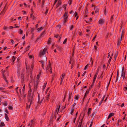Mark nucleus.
<instances>
[{
    "mask_svg": "<svg viewBox=\"0 0 127 127\" xmlns=\"http://www.w3.org/2000/svg\"><path fill=\"white\" fill-rule=\"evenodd\" d=\"M74 15L75 17H76V19L77 20L78 18V16H77V12H75L74 13Z\"/></svg>",
    "mask_w": 127,
    "mask_h": 127,
    "instance_id": "7c9ffc66",
    "label": "nucleus"
},
{
    "mask_svg": "<svg viewBox=\"0 0 127 127\" xmlns=\"http://www.w3.org/2000/svg\"><path fill=\"white\" fill-rule=\"evenodd\" d=\"M55 46L56 47V48L58 50L60 51L61 50V48L59 46L57 45H56Z\"/></svg>",
    "mask_w": 127,
    "mask_h": 127,
    "instance_id": "5701e85b",
    "label": "nucleus"
},
{
    "mask_svg": "<svg viewBox=\"0 0 127 127\" xmlns=\"http://www.w3.org/2000/svg\"><path fill=\"white\" fill-rule=\"evenodd\" d=\"M6 71L5 70H3L2 71H1V73L2 74V77L3 78V79L5 81L6 83H7L8 82V81L7 80L6 78Z\"/></svg>",
    "mask_w": 127,
    "mask_h": 127,
    "instance_id": "20e7f679",
    "label": "nucleus"
},
{
    "mask_svg": "<svg viewBox=\"0 0 127 127\" xmlns=\"http://www.w3.org/2000/svg\"><path fill=\"white\" fill-rule=\"evenodd\" d=\"M35 124V120H31L30 123L28 125V126H30V127H33Z\"/></svg>",
    "mask_w": 127,
    "mask_h": 127,
    "instance_id": "0eeeda50",
    "label": "nucleus"
},
{
    "mask_svg": "<svg viewBox=\"0 0 127 127\" xmlns=\"http://www.w3.org/2000/svg\"><path fill=\"white\" fill-rule=\"evenodd\" d=\"M92 18H90L89 19L88 22H90L92 20Z\"/></svg>",
    "mask_w": 127,
    "mask_h": 127,
    "instance_id": "bf43d9fd",
    "label": "nucleus"
},
{
    "mask_svg": "<svg viewBox=\"0 0 127 127\" xmlns=\"http://www.w3.org/2000/svg\"><path fill=\"white\" fill-rule=\"evenodd\" d=\"M26 69L28 70L30 67L29 66H28L27 64H26Z\"/></svg>",
    "mask_w": 127,
    "mask_h": 127,
    "instance_id": "f704fd0d",
    "label": "nucleus"
},
{
    "mask_svg": "<svg viewBox=\"0 0 127 127\" xmlns=\"http://www.w3.org/2000/svg\"><path fill=\"white\" fill-rule=\"evenodd\" d=\"M2 92H3L4 93H6V94H8V91L7 90H2Z\"/></svg>",
    "mask_w": 127,
    "mask_h": 127,
    "instance_id": "72a5a7b5",
    "label": "nucleus"
},
{
    "mask_svg": "<svg viewBox=\"0 0 127 127\" xmlns=\"http://www.w3.org/2000/svg\"><path fill=\"white\" fill-rule=\"evenodd\" d=\"M102 103V101H101L99 103V104L98 105V106H100L101 105V104Z\"/></svg>",
    "mask_w": 127,
    "mask_h": 127,
    "instance_id": "13d9d810",
    "label": "nucleus"
},
{
    "mask_svg": "<svg viewBox=\"0 0 127 127\" xmlns=\"http://www.w3.org/2000/svg\"><path fill=\"white\" fill-rule=\"evenodd\" d=\"M49 69L50 70H52V68L51 67V64H48L46 68V70H49Z\"/></svg>",
    "mask_w": 127,
    "mask_h": 127,
    "instance_id": "ddd939ff",
    "label": "nucleus"
},
{
    "mask_svg": "<svg viewBox=\"0 0 127 127\" xmlns=\"http://www.w3.org/2000/svg\"><path fill=\"white\" fill-rule=\"evenodd\" d=\"M38 102L40 104L42 101L43 100L44 98V97L42 95H40L39 94L38 95Z\"/></svg>",
    "mask_w": 127,
    "mask_h": 127,
    "instance_id": "423d86ee",
    "label": "nucleus"
},
{
    "mask_svg": "<svg viewBox=\"0 0 127 127\" xmlns=\"http://www.w3.org/2000/svg\"><path fill=\"white\" fill-rule=\"evenodd\" d=\"M50 95V94L48 93V95L45 97V100H49V97Z\"/></svg>",
    "mask_w": 127,
    "mask_h": 127,
    "instance_id": "412c9836",
    "label": "nucleus"
},
{
    "mask_svg": "<svg viewBox=\"0 0 127 127\" xmlns=\"http://www.w3.org/2000/svg\"><path fill=\"white\" fill-rule=\"evenodd\" d=\"M122 40V37H121L119 39L117 43V45L118 46V45H119L121 43V41Z\"/></svg>",
    "mask_w": 127,
    "mask_h": 127,
    "instance_id": "aec40b11",
    "label": "nucleus"
},
{
    "mask_svg": "<svg viewBox=\"0 0 127 127\" xmlns=\"http://www.w3.org/2000/svg\"><path fill=\"white\" fill-rule=\"evenodd\" d=\"M5 7L4 9L2 11L1 13H0V15L1 14H2V15H4V14L5 12V11L4 10Z\"/></svg>",
    "mask_w": 127,
    "mask_h": 127,
    "instance_id": "a878e982",
    "label": "nucleus"
},
{
    "mask_svg": "<svg viewBox=\"0 0 127 127\" xmlns=\"http://www.w3.org/2000/svg\"><path fill=\"white\" fill-rule=\"evenodd\" d=\"M78 112H77L76 113V117H75V119H74V120L75 121V120L76 119V118L77 117V116L78 114Z\"/></svg>",
    "mask_w": 127,
    "mask_h": 127,
    "instance_id": "8fccbe9b",
    "label": "nucleus"
},
{
    "mask_svg": "<svg viewBox=\"0 0 127 127\" xmlns=\"http://www.w3.org/2000/svg\"><path fill=\"white\" fill-rule=\"evenodd\" d=\"M19 30V33L21 34H22L23 33V31L21 29H20Z\"/></svg>",
    "mask_w": 127,
    "mask_h": 127,
    "instance_id": "473e14b6",
    "label": "nucleus"
},
{
    "mask_svg": "<svg viewBox=\"0 0 127 127\" xmlns=\"http://www.w3.org/2000/svg\"><path fill=\"white\" fill-rule=\"evenodd\" d=\"M50 39H51V38H49L48 40V42H47V43L48 44H49L50 43H51Z\"/></svg>",
    "mask_w": 127,
    "mask_h": 127,
    "instance_id": "ea45409f",
    "label": "nucleus"
},
{
    "mask_svg": "<svg viewBox=\"0 0 127 127\" xmlns=\"http://www.w3.org/2000/svg\"><path fill=\"white\" fill-rule=\"evenodd\" d=\"M61 0H59L58 1V3L56 5L57 7H58L61 4Z\"/></svg>",
    "mask_w": 127,
    "mask_h": 127,
    "instance_id": "6ab92c4d",
    "label": "nucleus"
},
{
    "mask_svg": "<svg viewBox=\"0 0 127 127\" xmlns=\"http://www.w3.org/2000/svg\"><path fill=\"white\" fill-rule=\"evenodd\" d=\"M40 73H39L37 75V78L38 80L34 82L33 85V91L32 92V89L31 88V86L30 85V84L29 85L28 94V100L27 106H29V108H30V106L31 104H32L33 103V101L34 100L33 97L34 92L36 91L38 89V85L39 82L38 79L40 77Z\"/></svg>",
    "mask_w": 127,
    "mask_h": 127,
    "instance_id": "f257e3e1",
    "label": "nucleus"
},
{
    "mask_svg": "<svg viewBox=\"0 0 127 127\" xmlns=\"http://www.w3.org/2000/svg\"><path fill=\"white\" fill-rule=\"evenodd\" d=\"M24 5L26 7H27V5L26 4L25 2H24Z\"/></svg>",
    "mask_w": 127,
    "mask_h": 127,
    "instance_id": "0e129e2a",
    "label": "nucleus"
},
{
    "mask_svg": "<svg viewBox=\"0 0 127 127\" xmlns=\"http://www.w3.org/2000/svg\"><path fill=\"white\" fill-rule=\"evenodd\" d=\"M72 0H69L68 1V3L69 5H70L72 3Z\"/></svg>",
    "mask_w": 127,
    "mask_h": 127,
    "instance_id": "58836bf2",
    "label": "nucleus"
},
{
    "mask_svg": "<svg viewBox=\"0 0 127 127\" xmlns=\"http://www.w3.org/2000/svg\"><path fill=\"white\" fill-rule=\"evenodd\" d=\"M33 66H34L33 64V63H32L31 65V70H32L33 69Z\"/></svg>",
    "mask_w": 127,
    "mask_h": 127,
    "instance_id": "4c0bfd02",
    "label": "nucleus"
},
{
    "mask_svg": "<svg viewBox=\"0 0 127 127\" xmlns=\"http://www.w3.org/2000/svg\"><path fill=\"white\" fill-rule=\"evenodd\" d=\"M94 9L95 11V13L97 14V15H98L99 9V8L96 7H95Z\"/></svg>",
    "mask_w": 127,
    "mask_h": 127,
    "instance_id": "9b49d317",
    "label": "nucleus"
},
{
    "mask_svg": "<svg viewBox=\"0 0 127 127\" xmlns=\"http://www.w3.org/2000/svg\"><path fill=\"white\" fill-rule=\"evenodd\" d=\"M91 110V108H89L87 112V113L88 115H89L90 114Z\"/></svg>",
    "mask_w": 127,
    "mask_h": 127,
    "instance_id": "4be33fe9",
    "label": "nucleus"
},
{
    "mask_svg": "<svg viewBox=\"0 0 127 127\" xmlns=\"http://www.w3.org/2000/svg\"><path fill=\"white\" fill-rule=\"evenodd\" d=\"M15 58L14 56H13L12 57V60H13L12 63H13V64H14V62L15 60Z\"/></svg>",
    "mask_w": 127,
    "mask_h": 127,
    "instance_id": "bb28decb",
    "label": "nucleus"
},
{
    "mask_svg": "<svg viewBox=\"0 0 127 127\" xmlns=\"http://www.w3.org/2000/svg\"><path fill=\"white\" fill-rule=\"evenodd\" d=\"M89 64H88L86 65L85 66V67L84 68V70H86L88 67V66H89Z\"/></svg>",
    "mask_w": 127,
    "mask_h": 127,
    "instance_id": "e433bc0d",
    "label": "nucleus"
},
{
    "mask_svg": "<svg viewBox=\"0 0 127 127\" xmlns=\"http://www.w3.org/2000/svg\"><path fill=\"white\" fill-rule=\"evenodd\" d=\"M76 103H74L73 105L71 106L72 107L74 108V107L76 105Z\"/></svg>",
    "mask_w": 127,
    "mask_h": 127,
    "instance_id": "5fc2aeb1",
    "label": "nucleus"
},
{
    "mask_svg": "<svg viewBox=\"0 0 127 127\" xmlns=\"http://www.w3.org/2000/svg\"><path fill=\"white\" fill-rule=\"evenodd\" d=\"M25 85H24L23 86V88L22 89V91H23V92H24L25 90Z\"/></svg>",
    "mask_w": 127,
    "mask_h": 127,
    "instance_id": "49530a36",
    "label": "nucleus"
},
{
    "mask_svg": "<svg viewBox=\"0 0 127 127\" xmlns=\"http://www.w3.org/2000/svg\"><path fill=\"white\" fill-rule=\"evenodd\" d=\"M5 119H6L7 121H8L9 120V118L8 117V116L6 114H5Z\"/></svg>",
    "mask_w": 127,
    "mask_h": 127,
    "instance_id": "393cba45",
    "label": "nucleus"
},
{
    "mask_svg": "<svg viewBox=\"0 0 127 127\" xmlns=\"http://www.w3.org/2000/svg\"><path fill=\"white\" fill-rule=\"evenodd\" d=\"M112 57H111V56H110V57L109 59L108 60V61H109V62H110L111 60V59H112Z\"/></svg>",
    "mask_w": 127,
    "mask_h": 127,
    "instance_id": "3c124183",
    "label": "nucleus"
},
{
    "mask_svg": "<svg viewBox=\"0 0 127 127\" xmlns=\"http://www.w3.org/2000/svg\"><path fill=\"white\" fill-rule=\"evenodd\" d=\"M45 32V31H43V32H42L41 34L40 35V36H41V37H43V34H44V33Z\"/></svg>",
    "mask_w": 127,
    "mask_h": 127,
    "instance_id": "37998d69",
    "label": "nucleus"
},
{
    "mask_svg": "<svg viewBox=\"0 0 127 127\" xmlns=\"http://www.w3.org/2000/svg\"><path fill=\"white\" fill-rule=\"evenodd\" d=\"M66 95L65 94H64V100H63V101L64 102V101H65V99L66 98Z\"/></svg>",
    "mask_w": 127,
    "mask_h": 127,
    "instance_id": "de8ad7c7",
    "label": "nucleus"
},
{
    "mask_svg": "<svg viewBox=\"0 0 127 127\" xmlns=\"http://www.w3.org/2000/svg\"><path fill=\"white\" fill-rule=\"evenodd\" d=\"M8 108L9 110H12L13 109V107L11 106H9L8 107Z\"/></svg>",
    "mask_w": 127,
    "mask_h": 127,
    "instance_id": "c9c22d12",
    "label": "nucleus"
},
{
    "mask_svg": "<svg viewBox=\"0 0 127 127\" xmlns=\"http://www.w3.org/2000/svg\"><path fill=\"white\" fill-rule=\"evenodd\" d=\"M124 74V72H123V70H122V72L121 74V77L123 76Z\"/></svg>",
    "mask_w": 127,
    "mask_h": 127,
    "instance_id": "6e6d98bb",
    "label": "nucleus"
},
{
    "mask_svg": "<svg viewBox=\"0 0 127 127\" xmlns=\"http://www.w3.org/2000/svg\"><path fill=\"white\" fill-rule=\"evenodd\" d=\"M46 84H47V82L45 83H44L42 87V92L44 91V89L46 87Z\"/></svg>",
    "mask_w": 127,
    "mask_h": 127,
    "instance_id": "2eb2a0df",
    "label": "nucleus"
},
{
    "mask_svg": "<svg viewBox=\"0 0 127 127\" xmlns=\"http://www.w3.org/2000/svg\"><path fill=\"white\" fill-rule=\"evenodd\" d=\"M68 15L67 12H65L64 15L62 17L63 18V22L64 23H65L67 21V19Z\"/></svg>",
    "mask_w": 127,
    "mask_h": 127,
    "instance_id": "f03ea898",
    "label": "nucleus"
},
{
    "mask_svg": "<svg viewBox=\"0 0 127 127\" xmlns=\"http://www.w3.org/2000/svg\"><path fill=\"white\" fill-rule=\"evenodd\" d=\"M25 70L24 69H22L21 71V82H23L24 81V75L25 74Z\"/></svg>",
    "mask_w": 127,
    "mask_h": 127,
    "instance_id": "6e6552de",
    "label": "nucleus"
},
{
    "mask_svg": "<svg viewBox=\"0 0 127 127\" xmlns=\"http://www.w3.org/2000/svg\"><path fill=\"white\" fill-rule=\"evenodd\" d=\"M32 19H34L35 18V17L34 16H33V14L32 13L31 14H30V17Z\"/></svg>",
    "mask_w": 127,
    "mask_h": 127,
    "instance_id": "c756f323",
    "label": "nucleus"
},
{
    "mask_svg": "<svg viewBox=\"0 0 127 127\" xmlns=\"http://www.w3.org/2000/svg\"><path fill=\"white\" fill-rule=\"evenodd\" d=\"M86 31L87 32H88L90 31V30L88 29H86Z\"/></svg>",
    "mask_w": 127,
    "mask_h": 127,
    "instance_id": "338daca9",
    "label": "nucleus"
},
{
    "mask_svg": "<svg viewBox=\"0 0 127 127\" xmlns=\"http://www.w3.org/2000/svg\"><path fill=\"white\" fill-rule=\"evenodd\" d=\"M114 113H110L108 117L107 118V120L108 119L111 117L114 116Z\"/></svg>",
    "mask_w": 127,
    "mask_h": 127,
    "instance_id": "dca6fc26",
    "label": "nucleus"
},
{
    "mask_svg": "<svg viewBox=\"0 0 127 127\" xmlns=\"http://www.w3.org/2000/svg\"><path fill=\"white\" fill-rule=\"evenodd\" d=\"M105 96H104L102 98V100L101 101L102 102L103 100L104 99V98L105 97Z\"/></svg>",
    "mask_w": 127,
    "mask_h": 127,
    "instance_id": "69168bd1",
    "label": "nucleus"
},
{
    "mask_svg": "<svg viewBox=\"0 0 127 127\" xmlns=\"http://www.w3.org/2000/svg\"><path fill=\"white\" fill-rule=\"evenodd\" d=\"M5 125L4 123L3 122H1L0 124V127H1L4 126Z\"/></svg>",
    "mask_w": 127,
    "mask_h": 127,
    "instance_id": "cd10ccee",
    "label": "nucleus"
},
{
    "mask_svg": "<svg viewBox=\"0 0 127 127\" xmlns=\"http://www.w3.org/2000/svg\"><path fill=\"white\" fill-rule=\"evenodd\" d=\"M47 51V49L46 48H44L43 51H40L39 54V55L40 57L44 55L45 53Z\"/></svg>",
    "mask_w": 127,
    "mask_h": 127,
    "instance_id": "39448f33",
    "label": "nucleus"
},
{
    "mask_svg": "<svg viewBox=\"0 0 127 127\" xmlns=\"http://www.w3.org/2000/svg\"><path fill=\"white\" fill-rule=\"evenodd\" d=\"M78 34L80 35H82V33L81 32H79Z\"/></svg>",
    "mask_w": 127,
    "mask_h": 127,
    "instance_id": "774afa93",
    "label": "nucleus"
},
{
    "mask_svg": "<svg viewBox=\"0 0 127 127\" xmlns=\"http://www.w3.org/2000/svg\"><path fill=\"white\" fill-rule=\"evenodd\" d=\"M65 75V73H63L62 74L61 76L60 77L61 82L60 84L61 85L63 81V80L64 78V76Z\"/></svg>",
    "mask_w": 127,
    "mask_h": 127,
    "instance_id": "1a4fd4ad",
    "label": "nucleus"
},
{
    "mask_svg": "<svg viewBox=\"0 0 127 127\" xmlns=\"http://www.w3.org/2000/svg\"><path fill=\"white\" fill-rule=\"evenodd\" d=\"M3 29L6 31H8V28L5 26H4L3 27Z\"/></svg>",
    "mask_w": 127,
    "mask_h": 127,
    "instance_id": "b1692460",
    "label": "nucleus"
},
{
    "mask_svg": "<svg viewBox=\"0 0 127 127\" xmlns=\"http://www.w3.org/2000/svg\"><path fill=\"white\" fill-rule=\"evenodd\" d=\"M22 17L21 16L19 17L18 19V20H22Z\"/></svg>",
    "mask_w": 127,
    "mask_h": 127,
    "instance_id": "603ef678",
    "label": "nucleus"
},
{
    "mask_svg": "<svg viewBox=\"0 0 127 127\" xmlns=\"http://www.w3.org/2000/svg\"><path fill=\"white\" fill-rule=\"evenodd\" d=\"M118 55V52L116 51L115 53V54L114 56V61H115L116 60V57Z\"/></svg>",
    "mask_w": 127,
    "mask_h": 127,
    "instance_id": "4468645a",
    "label": "nucleus"
},
{
    "mask_svg": "<svg viewBox=\"0 0 127 127\" xmlns=\"http://www.w3.org/2000/svg\"><path fill=\"white\" fill-rule=\"evenodd\" d=\"M68 95V101L69 102L70 101L71 98L72 97V93H69Z\"/></svg>",
    "mask_w": 127,
    "mask_h": 127,
    "instance_id": "f8f14e48",
    "label": "nucleus"
},
{
    "mask_svg": "<svg viewBox=\"0 0 127 127\" xmlns=\"http://www.w3.org/2000/svg\"><path fill=\"white\" fill-rule=\"evenodd\" d=\"M43 28L42 27H41L37 29L38 32H39L41 31L43 29Z\"/></svg>",
    "mask_w": 127,
    "mask_h": 127,
    "instance_id": "a211bd4d",
    "label": "nucleus"
},
{
    "mask_svg": "<svg viewBox=\"0 0 127 127\" xmlns=\"http://www.w3.org/2000/svg\"><path fill=\"white\" fill-rule=\"evenodd\" d=\"M83 118H82L81 120H80L79 123H81V124H82V122L83 121Z\"/></svg>",
    "mask_w": 127,
    "mask_h": 127,
    "instance_id": "e2e57ef3",
    "label": "nucleus"
},
{
    "mask_svg": "<svg viewBox=\"0 0 127 127\" xmlns=\"http://www.w3.org/2000/svg\"><path fill=\"white\" fill-rule=\"evenodd\" d=\"M124 90L125 91H126L127 90V88L126 87H125L124 88Z\"/></svg>",
    "mask_w": 127,
    "mask_h": 127,
    "instance_id": "4d7b16f0",
    "label": "nucleus"
},
{
    "mask_svg": "<svg viewBox=\"0 0 127 127\" xmlns=\"http://www.w3.org/2000/svg\"><path fill=\"white\" fill-rule=\"evenodd\" d=\"M79 97V95H76L74 97V100H77Z\"/></svg>",
    "mask_w": 127,
    "mask_h": 127,
    "instance_id": "f3484780",
    "label": "nucleus"
},
{
    "mask_svg": "<svg viewBox=\"0 0 127 127\" xmlns=\"http://www.w3.org/2000/svg\"><path fill=\"white\" fill-rule=\"evenodd\" d=\"M73 25H72L70 27V29L72 30L73 28Z\"/></svg>",
    "mask_w": 127,
    "mask_h": 127,
    "instance_id": "79ce46f5",
    "label": "nucleus"
},
{
    "mask_svg": "<svg viewBox=\"0 0 127 127\" xmlns=\"http://www.w3.org/2000/svg\"><path fill=\"white\" fill-rule=\"evenodd\" d=\"M74 111V108L73 107H72L71 109V111L70 112V114H72Z\"/></svg>",
    "mask_w": 127,
    "mask_h": 127,
    "instance_id": "2f4dec72",
    "label": "nucleus"
},
{
    "mask_svg": "<svg viewBox=\"0 0 127 127\" xmlns=\"http://www.w3.org/2000/svg\"><path fill=\"white\" fill-rule=\"evenodd\" d=\"M5 112L7 114H8V112L7 109H6L5 110Z\"/></svg>",
    "mask_w": 127,
    "mask_h": 127,
    "instance_id": "052dcab7",
    "label": "nucleus"
},
{
    "mask_svg": "<svg viewBox=\"0 0 127 127\" xmlns=\"http://www.w3.org/2000/svg\"><path fill=\"white\" fill-rule=\"evenodd\" d=\"M86 73V71H85L82 74V76H84L85 74Z\"/></svg>",
    "mask_w": 127,
    "mask_h": 127,
    "instance_id": "09e8293b",
    "label": "nucleus"
},
{
    "mask_svg": "<svg viewBox=\"0 0 127 127\" xmlns=\"http://www.w3.org/2000/svg\"><path fill=\"white\" fill-rule=\"evenodd\" d=\"M104 20L103 19H101L99 20L98 23L99 24L102 25L104 23Z\"/></svg>",
    "mask_w": 127,
    "mask_h": 127,
    "instance_id": "9d476101",
    "label": "nucleus"
},
{
    "mask_svg": "<svg viewBox=\"0 0 127 127\" xmlns=\"http://www.w3.org/2000/svg\"><path fill=\"white\" fill-rule=\"evenodd\" d=\"M82 124L81 123H79V124L78 126V127H81Z\"/></svg>",
    "mask_w": 127,
    "mask_h": 127,
    "instance_id": "864d4df0",
    "label": "nucleus"
},
{
    "mask_svg": "<svg viewBox=\"0 0 127 127\" xmlns=\"http://www.w3.org/2000/svg\"><path fill=\"white\" fill-rule=\"evenodd\" d=\"M67 41V38H66L64 40L63 42V44H65L66 43V42Z\"/></svg>",
    "mask_w": 127,
    "mask_h": 127,
    "instance_id": "c03bdc74",
    "label": "nucleus"
},
{
    "mask_svg": "<svg viewBox=\"0 0 127 127\" xmlns=\"http://www.w3.org/2000/svg\"><path fill=\"white\" fill-rule=\"evenodd\" d=\"M97 76H96V75H95L94 77V79H93V83H94V82H95V79L96 78Z\"/></svg>",
    "mask_w": 127,
    "mask_h": 127,
    "instance_id": "c85d7f7f",
    "label": "nucleus"
},
{
    "mask_svg": "<svg viewBox=\"0 0 127 127\" xmlns=\"http://www.w3.org/2000/svg\"><path fill=\"white\" fill-rule=\"evenodd\" d=\"M5 88H3L2 87H0V91L2 92V91L4 90H5Z\"/></svg>",
    "mask_w": 127,
    "mask_h": 127,
    "instance_id": "a19ab883",
    "label": "nucleus"
},
{
    "mask_svg": "<svg viewBox=\"0 0 127 127\" xmlns=\"http://www.w3.org/2000/svg\"><path fill=\"white\" fill-rule=\"evenodd\" d=\"M113 16L112 15L111 16V19H110V20L111 21H112V20L113 19Z\"/></svg>",
    "mask_w": 127,
    "mask_h": 127,
    "instance_id": "680f3d73",
    "label": "nucleus"
},
{
    "mask_svg": "<svg viewBox=\"0 0 127 127\" xmlns=\"http://www.w3.org/2000/svg\"><path fill=\"white\" fill-rule=\"evenodd\" d=\"M3 105L5 106H6L7 105V103L6 102H5L3 104Z\"/></svg>",
    "mask_w": 127,
    "mask_h": 127,
    "instance_id": "a18cd8bd",
    "label": "nucleus"
},
{
    "mask_svg": "<svg viewBox=\"0 0 127 127\" xmlns=\"http://www.w3.org/2000/svg\"><path fill=\"white\" fill-rule=\"evenodd\" d=\"M42 60L39 61V62H40L42 64V66L43 69L44 68V62L43 61H47V59L46 57V56H44L42 58Z\"/></svg>",
    "mask_w": 127,
    "mask_h": 127,
    "instance_id": "7ed1b4c3",
    "label": "nucleus"
}]
</instances>
